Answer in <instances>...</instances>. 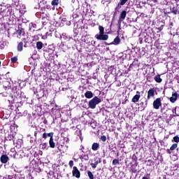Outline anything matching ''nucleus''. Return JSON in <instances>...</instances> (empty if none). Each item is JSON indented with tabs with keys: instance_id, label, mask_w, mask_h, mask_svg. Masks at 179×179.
Returning <instances> with one entry per match:
<instances>
[{
	"instance_id": "obj_22",
	"label": "nucleus",
	"mask_w": 179,
	"mask_h": 179,
	"mask_svg": "<svg viewBox=\"0 0 179 179\" xmlns=\"http://www.w3.org/2000/svg\"><path fill=\"white\" fill-rule=\"evenodd\" d=\"M59 2V0H52L51 3L52 6H57Z\"/></svg>"
},
{
	"instance_id": "obj_31",
	"label": "nucleus",
	"mask_w": 179,
	"mask_h": 179,
	"mask_svg": "<svg viewBox=\"0 0 179 179\" xmlns=\"http://www.w3.org/2000/svg\"><path fill=\"white\" fill-rule=\"evenodd\" d=\"M47 133H44L43 134V138H44V139H47Z\"/></svg>"
},
{
	"instance_id": "obj_18",
	"label": "nucleus",
	"mask_w": 179,
	"mask_h": 179,
	"mask_svg": "<svg viewBox=\"0 0 179 179\" xmlns=\"http://www.w3.org/2000/svg\"><path fill=\"white\" fill-rule=\"evenodd\" d=\"M18 51H23V42H20L17 45Z\"/></svg>"
},
{
	"instance_id": "obj_21",
	"label": "nucleus",
	"mask_w": 179,
	"mask_h": 179,
	"mask_svg": "<svg viewBox=\"0 0 179 179\" xmlns=\"http://www.w3.org/2000/svg\"><path fill=\"white\" fill-rule=\"evenodd\" d=\"M87 174L90 179H94V176L90 171L87 172Z\"/></svg>"
},
{
	"instance_id": "obj_6",
	"label": "nucleus",
	"mask_w": 179,
	"mask_h": 179,
	"mask_svg": "<svg viewBox=\"0 0 179 179\" xmlns=\"http://www.w3.org/2000/svg\"><path fill=\"white\" fill-rule=\"evenodd\" d=\"M177 97H178V93L173 94L172 96L170 98V101L171 103H176V101H177Z\"/></svg>"
},
{
	"instance_id": "obj_14",
	"label": "nucleus",
	"mask_w": 179,
	"mask_h": 179,
	"mask_svg": "<svg viewBox=\"0 0 179 179\" xmlns=\"http://www.w3.org/2000/svg\"><path fill=\"white\" fill-rule=\"evenodd\" d=\"M49 145L52 148H55V143H54V138H50Z\"/></svg>"
},
{
	"instance_id": "obj_10",
	"label": "nucleus",
	"mask_w": 179,
	"mask_h": 179,
	"mask_svg": "<svg viewBox=\"0 0 179 179\" xmlns=\"http://www.w3.org/2000/svg\"><path fill=\"white\" fill-rule=\"evenodd\" d=\"M139 99H141V95L139 94H136L133 99H132V101L133 103H138V101H139Z\"/></svg>"
},
{
	"instance_id": "obj_15",
	"label": "nucleus",
	"mask_w": 179,
	"mask_h": 179,
	"mask_svg": "<svg viewBox=\"0 0 179 179\" xmlns=\"http://www.w3.org/2000/svg\"><path fill=\"white\" fill-rule=\"evenodd\" d=\"M154 79L157 83H162V78H160V75L156 76Z\"/></svg>"
},
{
	"instance_id": "obj_5",
	"label": "nucleus",
	"mask_w": 179,
	"mask_h": 179,
	"mask_svg": "<svg viewBox=\"0 0 179 179\" xmlns=\"http://www.w3.org/2000/svg\"><path fill=\"white\" fill-rule=\"evenodd\" d=\"M8 160H9V157H8V155H3L1 157V163L5 164L8 163Z\"/></svg>"
},
{
	"instance_id": "obj_1",
	"label": "nucleus",
	"mask_w": 179,
	"mask_h": 179,
	"mask_svg": "<svg viewBox=\"0 0 179 179\" xmlns=\"http://www.w3.org/2000/svg\"><path fill=\"white\" fill-rule=\"evenodd\" d=\"M99 34H96L95 36L97 40H108V35L104 34V27L99 26Z\"/></svg>"
},
{
	"instance_id": "obj_9",
	"label": "nucleus",
	"mask_w": 179,
	"mask_h": 179,
	"mask_svg": "<svg viewBox=\"0 0 179 179\" xmlns=\"http://www.w3.org/2000/svg\"><path fill=\"white\" fill-rule=\"evenodd\" d=\"M85 96L86 99H92L93 97V92L92 91H87L85 94Z\"/></svg>"
},
{
	"instance_id": "obj_11",
	"label": "nucleus",
	"mask_w": 179,
	"mask_h": 179,
	"mask_svg": "<svg viewBox=\"0 0 179 179\" xmlns=\"http://www.w3.org/2000/svg\"><path fill=\"white\" fill-rule=\"evenodd\" d=\"M100 145L97 143H94L92 146V150H97L99 148Z\"/></svg>"
},
{
	"instance_id": "obj_3",
	"label": "nucleus",
	"mask_w": 179,
	"mask_h": 179,
	"mask_svg": "<svg viewBox=\"0 0 179 179\" xmlns=\"http://www.w3.org/2000/svg\"><path fill=\"white\" fill-rule=\"evenodd\" d=\"M162 106V99L160 98H157L156 100L153 102V108H155V110H159Z\"/></svg>"
},
{
	"instance_id": "obj_32",
	"label": "nucleus",
	"mask_w": 179,
	"mask_h": 179,
	"mask_svg": "<svg viewBox=\"0 0 179 179\" xmlns=\"http://www.w3.org/2000/svg\"><path fill=\"white\" fill-rule=\"evenodd\" d=\"M152 1V2H154V3H156V2H157V1H159V0H151Z\"/></svg>"
},
{
	"instance_id": "obj_34",
	"label": "nucleus",
	"mask_w": 179,
	"mask_h": 179,
	"mask_svg": "<svg viewBox=\"0 0 179 179\" xmlns=\"http://www.w3.org/2000/svg\"><path fill=\"white\" fill-rule=\"evenodd\" d=\"M8 75H9V72H8L6 75V76H8Z\"/></svg>"
},
{
	"instance_id": "obj_23",
	"label": "nucleus",
	"mask_w": 179,
	"mask_h": 179,
	"mask_svg": "<svg viewBox=\"0 0 179 179\" xmlns=\"http://www.w3.org/2000/svg\"><path fill=\"white\" fill-rule=\"evenodd\" d=\"M177 146H178L177 143L173 144L170 148V150H175L176 149H177Z\"/></svg>"
},
{
	"instance_id": "obj_16",
	"label": "nucleus",
	"mask_w": 179,
	"mask_h": 179,
	"mask_svg": "<svg viewBox=\"0 0 179 179\" xmlns=\"http://www.w3.org/2000/svg\"><path fill=\"white\" fill-rule=\"evenodd\" d=\"M99 163H101V161H96L94 164L92 163L90 164V166H92V169H96V167H97V165L99 164Z\"/></svg>"
},
{
	"instance_id": "obj_8",
	"label": "nucleus",
	"mask_w": 179,
	"mask_h": 179,
	"mask_svg": "<svg viewBox=\"0 0 179 179\" xmlns=\"http://www.w3.org/2000/svg\"><path fill=\"white\" fill-rule=\"evenodd\" d=\"M155 96V90L153 89H150L148 92V99H150V97H153Z\"/></svg>"
},
{
	"instance_id": "obj_19",
	"label": "nucleus",
	"mask_w": 179,
	"mask_h": 179,
	"mask_svg": "<svg viewBox=\"0 0 179 179\" xmlns=\"http://www.w3.org/2000/svg\"><path fill=\"white\" fill-rule=\"evenodd\" d=\"M24 34V32H23V31H22V29H18L17 31V37L18 38H20V36H22V34Z\"/></svg>"
},
{
	"instance_id": "obj_25",
	"label": "nucleus",
	"mask_w": 179,
	"mask_h": 179,
	"mask_svg": "<svg viewBox=\"0 0 179 179\" xmlns=\"http://www.w3.org/2000/svg\"><path fill=\"white\" fill-rule=\"evenodd\" d=\"M173 141H175L176 143H178L179 142V136H176L173 137Z\"/></svg>"
},
{
	"instance_id": "obj_7",
	"label": "nucleus",
	"mask_w": 179,
	"mask_h": 179,
	"mask_svg": "<svg viewBox=\"0 0 179 179\" xmlns=\"http://www.w3.org/2000/svg\"><path fill=\"white\" fill-rule=\"evenodd\" d=\"M125 17H127V11L123 10L120 14V20H121V22H122V20H125Z\"/></svg>"
},
{
	"instance_id": "obj_20",
	"label": "nucleus",
	"mask_w": 179,
	"mask_h": 179,
	"mask_svg": "<svg viewBox=\"0 0 179 179\" xmlns=\"http://www.w3.org/2000/svg\"><path fill=\"white\" fill-rule=\"evenodd\" d=\"M80 160L83 161V160H89V156L85 155H81L80 157Z\"/></svg>"
},
{
	"instance_id": "obj_24",
	"label": "nucleus",
	"mask_w": 179,
	"mask_h": 179,
	"mask_svg": "<svg viewBox=\"0 0 179 179\" xmlns=\"http://www.w3.org/2000/svg\"><path fill=\"white\" fill-rule=\"evenodd\" d=\"M120 164V161H118V159H115L113 160V164L114 166H116V164Z\"/></svg>"
},
{
	"instance_id": "obj_2",
	"label": "nucleus",
	"mask_w": 179,
	"mask_h": 179,
	"mask_svg": "<svg viewBox=\"0 0 179 179\" xmlns=\"http://www.w3.org/2000/svg\"><path fill=\"white\" fill-rule=\"evenodd\" d=\"M99 103H101V99H100L97 96H94L92 99H91L89 101L88 106L90 108L94 110V108H96V106H97V104H99Z\"/></svg>"
},
{
	"instance_id": "obj_33",
	"label": "nucleus",
	"mask_w": 179,
	"mask_h": 179,
	"mask_svg": "<svg viewBox=\"0 0 179 179\" xmlns=\"http://www.w3.org/2000/svg\"><path fill=\"white\" fill-rule=\"evenodd\" d=\"M142 179H149L148 177H143Z\"/></svg>"
},
{
	"instance_id": "obj_29",
	"label": "nucleus",
	"mask_w": 179,
	"mask_h": 179,
	"mask_svg": "<svg viewBox=\"0 0 179 179\" xmlns=\"http://www.w3.org/2000/svg\"><path fill=\"white\" fill-rule=\"evenodd\" d=\"M11 61L13 62H16V61H17V57H13V58H11Z\"/></svg>"
},
{
	"instance_id": "obj_13",
	"label": "nucleus",
	"mask_w": 179,
	"mask_h": 179,
	"mask_svg": "<svg viewBox=\"0 0 179 179\" xmlns=\"http://www.w3.org/2000/svg\"><path fill=\"white\" fill-rule=\"evenodd\" d=\"M40 147L41 149L47 150V149H48V144L47 143H43L40 145Z\"/></svg>"
},
{
	"instance_id": "obj_30",
	"label": "nucleus",
	"mask_w": 179,
	"mask_h": 179,
	"mask_svg": "<svg viewBox=\"0 0 179 179\" xmlns=\"http://www.w3.org/2000/svg\"><path fill=\"white\" fill-rule=\"evenodd\" d=\"M69 166H70V167H73V161H72V160H71L70 162H69Z\"/></svg>"
},
{
	"instance_id": "obj_26",
	"label": "nucleus",
	"mask_w": 179,
	"mask_h": 179,
	"mask_svg": "<svg viewBox=\"0 0 179 179\" xmlns=\"http://www.w3.org/2000/svg\"><path fill=\"white\" fill-rule=\"evenodd\" d=\"M101 141H102V142H106L107 141V137H106V136H102L101 137Z\"/></svg>"
},
{
	"instance_id": "obj_17",
	"label": "nucleus",
	"mask_w": 179,
	"mask_h": 179,
	"mask_svg": "<svg viewBox=\"0 0 179 179\" xmlns=\"http://www.w3.org/2000/svg\"><path fill=\"white\" fill-rule=\"evenodd\" d=\"M36 48L38 50H41V48H43V42L41 41H38L36 43Z\"/></svg>"
},
{
	"instance_id": "obj_27",
	"label": "nucleus",
	"mask_w": 179,
	"mask_h": 179,
	"mask_svg": "<svg viewBox=\"0 0 179 179\" xmlns=\"http://www.w3.org/2000/svg\"><path fill=\"white\" fill-rule=\"evenodd\" d=\"M127 1L128 0H120V5H125V3H127Z\"/></svg>"
},
{
	"instance_id": "obj_4",
	"label": "nucleus",
	"mask_w": 179,
	"mask_h": 179,
	"mask_svg": "<svg viewBox=\"0 0 179 179\" xmlns=\"http://www.w3.org/2000/svg\"><path fill=\"white\" fill-rule=\"evenodd\" d=\"M73 177H76V178H79L80 177V172L76 166H73Z\"/></svg>"
},
{
	"instance_id": "obj_35",
	"label": "nucleus",
	"mask_w": 179,
	"mask_h": 179,
	"mask_svg": "<svg viewBox=\"0 0 179 179\" xmlns=\"http://www.w3.org/2000/svg\"><path fill=\"white\" fill-rule=\"evenodd\" d=\"M0 66H1V61H0Z\"/></svg>"
},
{
	"instance_id": "obj_28",
	"label": "nucleus",
	"mask_w": 179,
	"mask_h": 179,
	"mask_svg": "<svg viewBox=\"0 0 179 179\" xmlns=\"http://www.w3.org/2000/svg\"><path fill=\"white\" fill-rule=\"evenodd\" d=\"M47 136L50 137V139H53L52 136H54V133H52V132L48 133V134H47Z\"/></svg>"
},
{
	"instance_id": "obj_12",
	"label": "nucleus",
	"mask_w": 179,
	"mask_h": 179,
	"mask_svg": "<svg viewBox=\"0 0 179 179\" xmlns=\"http://www.w3.org/2000/svg\"><path fill=\"white\" fill-rule=\"evenodd\" d=\"M120 43H121V40L120 39V38L116 37L114 39L113 43H112V44H115V45H118V44H120Z\"/></svg>"
}]
</instances>
